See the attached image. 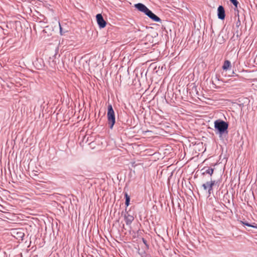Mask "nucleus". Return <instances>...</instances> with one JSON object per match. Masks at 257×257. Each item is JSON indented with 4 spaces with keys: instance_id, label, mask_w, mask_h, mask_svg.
<instances>
[{
    "instance_id": "nucleus-1",
    "label": "nucleus",
    "mask_w": 257,
    "mask_h": 257,
    "mask_svg": "<svg viewBox=\"0 0 257 257\" xmlns=\"http://www.w3.org/2000/svg\"><path fill=\"white\" fill-rule=\"evenodd\" d=\"M135 7L138 11L144 13L153 21L157 22H161V19L150 10L144 4L138 3L135 5Z\"/></svg>"
},
{
    "instance_id": "nucleus-2",
    "label": "nucleus",
    "mask_w": 257,
    "mask_h": 257,
    "mask_svg": "<svg viewBox=\"0 0 257 257\" xmlns=\"http://www.w3.org/2000/svg\"><path fill=\"white\" fill-rule=\"evenodd\" d=\"M228 123L222 120L217 119L214 122L215 130L217 131L216 134L219 135V137H221L223 134H228Z\"/></svg>"
},
{
    "instance_id": "nucleus-3",
    "label": "nucleus",
    "mask_w": 257,
    "mask_h": 257,
    "mask_svg": "<svg viewBox=\"0 0 257 257\" xmlns=\"http://www.w3.org/2000/svg\"><path fill=\"white\" fill-rule=\"evenodd\" d=\"M107 123L109 127L112 129L115 123V116L114 111L111 104H108L107 112Z\"/></svg>"
},
{
    "instance_id": "nucleus-4",
    "label": "nucleus",
    "mask_w": 257,
    "mask_h": 257,
    "mask_svg": "<svg viewBox=\"0 0 257 257\" xmlns=\"http://www.w3.org/2000/svg\"><path fill=\"white\" fill-rule=\"evenodd\" d=\"M217 182L215 180H211V181H208L203 184L202 186L204 190H208V194L210 195L213 190V186Z\"/></svg>"
},
{
    "instance_id": "nucleus-5",
    "label": "nucleus",
    "mask_w": 257,
    "mask_h": 257,
    "mask_svg": "<svg viewBox=\"0 0 257 257\" xmlns=\"http://www.w3.org/2000/svg\"><path fill=\"white\" fill-rule=\"evenodd\" d=\"M96 19L97 24L100 28H103L106 26V23L101 14H97Z\"/></svg>"
},
{
    "instance_id": "nucleus-6",
    "label": "nucleus",
    "mask_w": 257,
    "mask_h": 257,
    "mask_svg": "<svg viewBox=\"0 0 257 257\" xmlns=\"http://www.w3.org/2000/svg\"><path fill=\"white\" fill-rule=\"evenodd\" d=\"M217 16L220 20H223L225 19V10L222 6H219L217 8Z\"/></svg>"
},
{
    "instance_id": "nucleus-7",
    "label": "nucleus",
    "mask_w": 257,
    "mask_h": 257,
    "mask_svg": "<svg viewBox=\"0 0 257 257\" xmlns=\"http://www.w3.org/2000/svg\"><path fill=\"white\" fill-rule=\"evenodd\" d=\"M124 220L125 223L127 225H130L131 224L133 220H134V217L133 215H131L128 212H126L124 215Z\"/></svg>"
},
{
    "instance_id": "nucleus-8",
    "label": "nucleus",
    "mask_w": 257,
    "mask_h": 257,
    "mask_svg": "<svg viewBox=\"0 0 257 257\" xmlns=\"http://www.w3.org/2000/svg\"><path fill=\"white\" fill-rule=\"evenodd\" d=\"M231 67V65L230 62L229 60H226L223 63L222 68L223 70L226 71L229 70Z\"/></svg>"
},
{
    "instance_id": "nucleus-9",
    "label": "nucleus",
    "mask_w": 257,
    "mask_h": 257,
    "mask_svg": "<svg viewBox=\"0 0 257 257\" xmlns=\"http://www.w3.org/2000/svg\"><path fill=\"white\" fill-rule=\"evenodd\" d=\"M213 171H214L213 169L208 168L207 170H206L202 174L203 175H204L205 174H208L211 176L213 173Z\"/></svg>"
},
{
    "instance_id": "nucleus-10",
    "label": "nucleus",
    "mask_w": 257,
    "mask_h": 257,
    "mask_svg": "<svg viewBox=\"0 0 257 257\" xmlns=\"http://www.w3.org/2000/svg\"><path fill=\"white\" fill-rule=\"evenodd\" d=\"M124 197L125 199V204L126 206H128L130 205V197L126 192L124 193Z\"/></svg>"
},
{
    "instance_id": "nucleus-11",
    "label": "nucleus",
    "mask_w": 257,
    "mask_h": 257,
    "mask_svg": "<svg viewBox=\"0 0 257 257\" xmlns=\"http://www.w3.org/2000/svg\"><path fill=\"white\" fill-rule=\"evenodd\" d=\"M241 223L243 224V225H245L246 226H247L248 227H253V228H254L255 227V226L253 225H252L250 223H249L248 222H247V221H241Z\"/></svg>"
},
{
    "instance_id": "nucleus-12",
    "label": "nucleus",
    "mask_w": 257,
    "mask_h": 257,
    "mask_svg": "<svg viewBox=\"0 0 257 257\" xmlns=\"http://www.w3.org/2000/svg\"><path fill=\"white\" fill-rule=\"evenodd\" d=\"M18 237L21 238L22 240L23 239V237L25 235L24 233L22 232H17Z\"/></svg>"
},
{
    "instance_id": "nucleus-13",
    "label": "nucleus",
    "mask_w": 257,
    "mask_h": 257,
    "mask_svg": "<svg viewBox=\"0 0 257 257\" xmlns=\"http://www.w3.org/2000/svg\"><path fill=\"white\" fill-rule=\"evenodd\" d=\"M229 1L235 7H237L238 2L237 0H229Z\"/></svg>"
},
{
    "instance_id": "nucleus-14",
    "label": "nucleus",
    "mask_w": 257,
    "mask_h": 257,
    "mask_svg": "<svg viewBox=\"0 0 257 257\" xmlns=\"http://www.w3.org/2000/svg\"><path fill=\"white\" fill-rule=\"evenodd\" d=\"M59 28H60V34L61 35H63L65 33V32L63 31L62 28L60 23H59Z\"/></svg>"
},
{
    "instance_id": "nucleus-15",
    "label": "nucleus",
    "mask_w": 257,
    "mask_h": 257,
    "mask_svg": "<svg viewBox=\"0 0 257 257\" xmlns=\"http://www.w3.org/2000/svg\"><path fill=\"white\" fill-rule=\"evenodd\" d=\"M143 242H144V243L145 244L147 245V240L146 239H145L144 238H143Z\"/></svg>"
}]
</instances>
